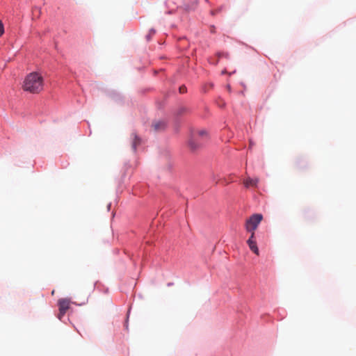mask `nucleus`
Wrapping results in <instances>:
<instances>
[{
  "instance_id": "1",
  "label": "nucleus",
  "mask_w": 356,
  "mask_h": 356,
  "mask_svg": "<svg viewBox=\"0 0 356 356\" xmlns=\"http://www.w3.org/2000/svg\"><path fill=\"white\" fill-rule=\"evenodd\" d=\"M43 86V77L37 72H32L26 76L22 88L31 93H39L42 90Z\"/></svg>"
},
{
  "instance_id": "2",
  "label": "nucleus",
  "mask_w": 356,
  "mask_h": 356,
  "mask_svg": "<svg viewBox=\"0 0 356 356\" xmlns=\"http://www.w3.org/2000/svg\"><path fill=\"white\" fill-rule=\"evenodd\" d=\"M262 219L263 216L261 213L252 215L245 222L246 231L250 232V234L254 233Z\"/></svg>"
},
{
  "instance_id": "3",
  "label": "nucleus",
  "mask_w": 356,
  "mask_h": 356,
  "mask_svg": "<svg viewBox=\"0 0 356 356\" xmlns=\"http://www.w3.org/2000/svg\"><path fill=\"white\" fill-rule=\"evenodd\" d=\"M59 307L58 318L60 320L65 314L66 312L69 309L70 305V300L67 298H61L58 301Z\"/></svg>"
},
{
  "instance_id": "4",
  "label": "nucleus",
  "mask_w": 356,
  "mask_h": 356,
  "mask_svg": "<svg viewBox=\"0 0 356 356\" xmlns=\"http://www.w3.org/2000/svg\"><path fill=\"white\" fill-rule=\"evenodd\" d=\"M247 243L250 248V249L254 253L256 254L257 255H259V248L257 247V241L255 240V237H254V233H252L250 234V238H248V240L247 241Z\"/></svg>"
},
{
  "instance_id": "5",
  "label": "nucleus",
  "mask_w": 356,
  "mask_h": 356,
  "mask_svg": "<svg viewBox=\"0 0 356 356\" xmlns=\"http://www.w3.org/2000/svg\"><path fill=\"white\" fill-rule=\"evenodd\" d=\"M259 178H250L248 177L243 181V184L246 188L249 187H256L257 186V184L259 182Z\"/></svg>"
},
{
  "instance_id": "6",
  "label": "nucleus",
  "mask_w": 356,
  "mask_h": 356,
  "mask_svg": "<svg viewBox=\"0 0 356 356\" xmlns=\"http://www.w3.org/2000/svg\"><path fill=\"white\" fill-rule=\"evenodd\" d=\"M152 126L155 131H159L165 129V123L164 121H156L152 123Z\"/></svg>"
},
{
  "instance_id": "7",
  "label": "nucleus",
  "mask_w": 356,
  "mask_h": 356,
  "mask_svg": "<svg viewBox=\"0 0 356 356\" xmlns=\"http://www.w3.org/2000/svg\"><path fill=\"white\" fill-rule=\"evenodd\" d=\"M131 136H132V138H133V141H132V148L134 151L136 150V148H137V146L140 145V143H141V140L140 138L136 134H131Z\"/></svg>"
},
{
  "instance_id": "8",
  "label": "nucleus",
  "mask_w": 356,
  "mask_h": 356,
  "mask_svg": "<svg viewBox=\"0 0 356 356\" xmlns=\"http://www.w3.org/2000/svg\"><path fill=\"white\" fill-rule=\"evenodd\" d=\"M188 145L191 149L195 150L200 146V144L195 139L192 138L189 140Z\"/></svg>"
},
{
  "instance_id": "9",
  "label": "nucleus",
  "mask_w": 356,
  "mask_h": 356,
  "mask_svg": "<svg viewBox=\"0 0 356 356\" xmlns=\"http://www.w3.org/2000/svg\"><path fill=\"white\" fill-rule=\"evenodd\" d=\"M232 175H229V177L227 178L225 177L223 179H222V182L223 184H228L230 182H232L233 180H232Z\"/></svg>"
},
{
  "instance_id": "10",
  "label": "nucleus",
  "mask_w": 356,
  "mask_h": 356,
  "mask_svg": "<svg viewBox=\"0 0 356 356\" xmlns=\"http://www.w3.org/2000/svg\"><path fill=\"white\" fill-rule=\"evenodd\" d=\"M4 33V28H3V25L1 22V21H0V36H1Z\"/></svg>"
},
{
  "instance_id": "11",
  "label": "nucleus",
  "mask_w": 356,
  "mask_h": 356,
  "mask_svg": "<svg viewBox=\"0 0 356 356\" xmlns=\"http://www.w3.org/2000/svg\"><path fill=\"white\" fill-rule=\"evenodd\" d=\"M186 92V88L185 86H181L179 87V92L185 93Z\"/></svg>"
},
{
  "instance_id": "12",
  "label": "nucleus",
  "mask_w": 356,
  "mask_h": 356,
  "mask_svg": "<svg viewBox=\"0 0 356 356\" xmlns=\"http://www.w3.org/2000/svg\"><path fill=\"white\" fill-rule=\"evenodd\" d=\"M198 135H199L200 136H204V135H207V132H206L205 131H200L198 132Z\"/></svg>"
},
{
  "instance_id": "13",
  "label": "nucleus",
  "mask_w": 356,
  "mask_h": 356,
  "mask_svg": "<svg viewBox=\"0 0 356 356\" xmlns=\"http://www.w3.org/2000/svg\"><path fill=\"white\" fill-rule=\"evenodd\" d=\"M213 180L216 181V183L217 184L218 183L220 179L217 178L216 175H213Z\"/></svg>"
}]
</instances>
